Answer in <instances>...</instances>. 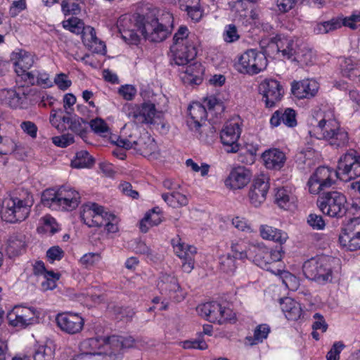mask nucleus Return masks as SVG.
<instances>
[{"instance_id":"1","label":"nucleus","mask_w":360,"mask_h":360,"mask_svg":"<svg viewBox=\"0 0 360 360\" xmlns=\"http://www.w3.org/2000/svg\"><path fill=\"white\" fill-rule=\"evenodd\" d=\"M309 134L317 139L326 140L336 148L346 146L349 142L347 131L340 127L335 119L326 115L318 122L312 131H309Z\"/></svg>"},{"instance_id":"2","label":"nucleus","mask_w":360,"mask_h":360,"mask_svg":"<svg viewBox=\"0 0 360 360\" xmlns=\"http://www.w3.org/2000/svg\"><path fill=\"white\" fill-rule=\"evenodd\" d=\"M44 205L53 210L62 209L71 211L76 209L80 202L79 193L68 186H61L57 191L45 190L41 196Z\"/></svg>"},{"instance_id":"3","label":"nucleus","mask_w":360,"mask_h":360,"mask_svg":"<svg viewBox=\"0 0 360 360\" xmlns=\"http://www.w3.org/2000/svg\"><path fill=\"white\" fill-rule=\"evenodd\" d=\"M335 265H339V259L320 256L306 261L302 271L306 278L323 285L332 281Z\"/></svg>"},{"instance_id":"4","label":"nucleus","mask_w":360,"mask_h":360,"mask_svg":"<svg viewBox=\"0 0 360 360\" xmlns=\"http://www.w3.org/2000/svg\"><path fill=\"white\" fill-rule=\"evenodd\" d=\"M81 219L89 227L103 226L108 233H116L118 231L116 216L104 211L103 207L96 203L85 205L81 212Z\"/></svg>"},{"instance_id":"5","label":"nucleus","mask_w":360,"mask_h":360,"mask_svg":"<svg viewBox=\"0 0 360 360\" xmlns=\"http://www.w3.org/2000/svg\"><path fill=\"white\" fill-rule=\"evenodd\" d=\"M134 342V339L131 336L112 335L89 338L82 343V347L84 349H89L86 352H98L97 350L103 348L105 351L109 349H112V352L116 353L123 352L125 349L133 347Z\"/></svg>"},{"instance_id":"6","label":"nucleus","mask_w":360,"mask_h":360,"mask_svg":"<svg viewBox=\"0 0 360 360\" xmlns=\"http://www.w3.org/2000/svg\"><path fill=\"white\" fill-rule=\"evenodd\" d=\"M32 205V195L28 193L23 198L11 197L6 201L2 219L9 223L22 221L29 216Z\"/></svg>"},{"instance_id":"7","label":"nucleus","mask_w":360,"mask_h":360,"mask_svg":"<svg viewBox=\"0 0 360 360\" xmlns=\"http://www.w3.org/2000/svg\"><path fill=\"white\" fill-rule=\"evenodd\" d=\"M317 205L324 214L331 217L342 218L348 210L346 197L338 191L323 193L319 197Z\"/></svg>"},{"instance_id":"8","label":"nucleus","mask_w":360,"mask_h":360,"mask_svg":"<svg viewBox=\"0 0 360 360\" xmlns=\"http://www.w3.org/2000/svg\"><path fill=\"white\" fill-rule=\"evenodd\" d=\"M251 250L255 252L252 260L257 266L267 271H270L274 274L280 275L284 278L283 280V283L288 286L287 280L292 279L293 276L288 271L280 269L275 271L270 266L273 263L281 260L283 252L281 247L279 249L268 250L266 248H261L256 246L252 247Z\"/></svg>"},{"instance_id":"9","label":"nucleus","mask_w":360,"mask_h":360,"mask_svg":"<svg viewBox=\"0 0 360 360\" xmlns=\"http://www.w3.org/2000/svg\"><path fill=\"white\" fill-rule=\"evenodd\" d=\"M138 28L145 39L152 42H161L168 37L171 30L168 27L159 23L152 16H139Z\"/></svg>"},{"instance_id":"10","label":"nucleus","mask_w":360,"mask_h":360,"mask_svg":"<svg viewBox=\"0 0 360 360\" xmlns=\"http://www.w3.org/2000/svg\"><path fill=\"white\" fill-rule=\"evenodd\" d=\"M335 176L345 181L360 176V155L357 151L349 150L340 158Z\"/></svg>"},{"instance_id":"11","label":"nucleus","mask_w":360,"mask_h":360,"mask_svg":"<svg viewBox=\"0 0 360 360\" xmlns=\"http://www.w3.org/2000/svg\"><path fill=\"white\" fill-rule=\"evenodd\" d=\"M239 71L256 75L266 69L267 59L265 54L256 49H248L239 58Z\"/></svg>"},{"instance_id":"12","label":"nucleus","mask_w":360,"mask_h":360,"mask_svg":"<svg viewBox=\"0 0 360 360\" xmlns=\"http://www.w3.org/2000/svg\"><path fill=\"white\" fill-rule=\"evenodd\" d=\"M123 111L127 116L135 124H153L156 115L155 105L150 102L143 103L141 105L126 104Z\"/></svg>"},{"instance_id":"13","label":"nucleus","mask_w":360,"mask_h":360,"mask_svg":"<svg viewBox=\"0 0 360 360\" xmlns=\"http://www.w3.org/2000/svg\"><path fill=\"white\" fill-rule=\"evenodd\" d=\"M188 117L187 125L189 129L198 133L200 139H202V131L209 129L211 133H214L213 127L205 124L207 110L205 106L199 102H193L188 108Z\"/></svg>"},{"instance_id":"14","label":"nucleus","mask_w":360,"mask_h":360,"mask_svg":"<svg viewBox=\"0 0 360 360\" xmlns=\"http://www.w3.org/2000/svg\"><path fill=\"white\" fill-rule=\"evenodd\" d=\"M339 242L347 250H360V217L351 219L345 224L339 236Z\"/></svg>"},{"instance_id":"15","label":"nucleus","mask_w":360,"mask_h":360,"mask_svg":"<svg viewBox=\"0 0 360 360\" xmlns=\"http://www.w3.org/2000/svg\"><path fill=\"white\" fill-rule=\"evenodd\" d=\"M259 92L266 108H272L279 102L284 94L280 82L273 79H266L259 85Z\"/></svg>"},{"instance_id":"16","label":"nucleus","mask_w":360,"mask_h":360,"mask_svg":"<svg viewBox=\"0 0 360 360\" xmlns=\"http://www.w3.org/2000/svg\"><path fill=\"white\" fill-rule=\"evenodd\" d=\"M7 319L11 326L23 328L37 321V313L33 307L16 306L8 313Z\"/></svg>"},{"instance_id":"17","label":"nucleus","mask_w":360,"mask_h":360,"mask_svg":"<svg viewBox=\"0 0 360 360\" xmlns=\"http://www.w3.org/2000/svg\"><path fill=\"white\" fill-rule=\"evenodd\" d=\"M335 172L326 167H319L309 178L307 185L312 194H319L321 191L330 187L333 184L332 175Z\"/></svg>"},{"instance_id":"18","label":"nucleus","mask_w":360,"mask_h":360,"mask_svg":"<svg viewBox=\"0 0 360 360\" xmlns=\"http://www.w3.org/2000/svg\"><path fill=\"white\" fill-rule=\"evenodd\" d=\"M131 138L130 136L129 139H118L117 144L127 149L134 148L144 156L152 155L158 150L155 140L150 136L139 138L137 140H131Z\"/></svg>"},{"instance_id":"19","label":"nucleus","mask_w":360,"mask_h":360,"mask_svg":"<svg viewBox=\"0 0 360 360\" xmlns=\"http://www.w3.org/2000/svg\"><path fill=\"white\" fill-rule=\"evenodd\" d=\"M241 133V129L238 122H226L222 129L220 138L227 153H236L240 149L238 143V139Z\"/></svg>"},{"instance_id":"20","label":"nucleus","mask_w":360,"mask_h":360,"mask_svg":"<svg viewBox=\"0 0 360 360\" xmlns=\"http://www.w3.org/2000/svg\"><path fill=\"white\" fill-rule=\"evenodd\" d=\"M269 177L261 174L255 177L250 188V202L255 207L260 206L266 200L269 189Z\"/></svg>"},{"instance_id":"21","label":"nucleus","mask_w":360,"mask_h":360,"mask_svg":"<svg viewBox=\"0 0 360 360\" xmlns=\"http://www.w3.org/2000/svg\"><path fill=\"white\" fill-rule=\"evenodd\" d=\"M172 59L177 65H187L197 56L195 43L173 44L170 48Z\"/></svg>"},{"instance_id":"22","label":"nucleus","mask_w":360,"mask_h":360,"mask_svg":"<svg viewBox=\"0 0 360 360\" xmlns=\"http://www.w3.org/2000/svg\"><path fill=\"white\" fill-rule=\"evenodd\" d=\"M172 243L175 253L183 260L182 269L184 271L190 273L194 268V256L197 252L196 248L181 242V239L179 238L172 239Z\"/></svg>"},{"instance_id":"23","label":"nucleus","mask_w":360,"mask_h":360,"mask_svg":"<svg viewBox=\"0 0 360 360\" xmlns=\"http://www.w3.org/2000/svg\"><path fill=\"white\" fill-rule=\"evenodd\" d=\"M56 321L57 326L62 331L72 335L79 333L84 324L82 316L77 314L70 312L58 314Z\"/></svg>"},{"instance_id":"24","label":"nucleus","mask_w":360,"mask_h":360,"mask_svg":"<svg viewBox=\"0 0 360 360\" xmlns=\"http://www.w3.org/2000/svg\"><path fill=\"white\" fill-rule=\"evenodd\" d=\"M31 92L29 86H18L13 89L3 90L1 94L4 101L10 107L17 108L27 104L28 96Z\"/></svg>"},{"instance_id":"25","label":"nucleus","mask_w":360,"mask_h":360,"mask_svg":"<svg viewBox=\"0 0 360 360\" xmlns=\"http://www.w3.org/2000/svg\"><path fill=\"white\" fill-rule=\"evenodd\" d=\"M250 172L244 167L233 168L226 179L224 184L227 188L233 190L244 188L250 181Z\"/></svg>"},{"instance_id":"26","label":"nucleus","mask_w":360,"mask_h":360,"mask_svg":"<svg viewBox=\"0 0 360 360\" xmlns=\"http://www.w3.org/2000/svg\"><path fill=\"white\" fill-rule=\"evenodd\" d=\"M298 46V40H294L292 38L274 39L268 44L269 49H276L277 52H281L287 59L294 58Z\"/></svg>"},{"instance_id":"27","label":"nucleus","mask_w":360,"mask_h":360,"mask_svg":"<svg viewBox=\"0 0 360 360\" xmlns=\"http://www.w3.org/2000/svg\"><path fill=\"white\" fill-rule=\"evenodd\" d=\"M264 165L267 169H281L286 160L285 153L278 148L266 150L262 155Z\"/></svg>"},{"instance_id":"28","label":"nucleus","mask_w":360,"mask_h":360,"mask_svg":"<svg viewBox=\"0 0 360 360\" xmlns=\"http://www.w3.org/2000/svg\"><path fill=\"white\" fill-rule=\"evenodd\" d=\"M319 89L318 84L314 80L304 79L294 82L292 84V93L297 98L302 99L313 97Z\"/></svg>"},{"instance_id":"29","label":"nucleus","mask_w":360,"mask_h":360,"mask_svg":"<svg viewBox=\"0 0 360 360\" xmlns=\"http://www.w3.org/2000/svg\"><path fill=\"white\" fill-rule=\"evenodd\" d=\"M281 122L289 127H295L297 125L295 111L292 108L276 110L270 119V124L273 127H278Z\"/></svg>"},{"instance_id":"30","label":"nucleus","mask_w":360,"mask_h":360,"mask_svg":"<svg viewBox=\"0 0 360 360\" xmlns=\"http://www.w3.org/2000/svg\"><path fill=\"white\" fill-rule=\"evenodd\" d=\"M221 305L217 302H206L197 307V311L207 320L213 323L220 321Z\"/></svg>"},{"instance_id":"31","label":"nucleus","mask_w":360,"mask_h":360,"mask_svg":"<svg viewBox=\"0 0 360 360\" xmlns=\"http://www.w3.org/2000/svg\"><path fill=\"white\" fill-rule=\"evenodd\" d=\"M282 311L288 320L297 321L301 318L303 311L301 304L290 297H284L280 302Z\"/></svg>"},{"instance_id":"32","label":"nucleus","mask_w":360,"mask_h":360,"mask_svg":"<svg viewBox=\"0 0 360 360\" xmlns=\"http://www.w3.org/2000/svg\"><path fill=\"white\" fill-rule=\"evenodd\" d=\"M82 34V41L89 49L96 53H101L105 48L103 41L97 38L94 28L86 26Z\"/></svg>"},{"instance_id":"33","label":"nucleus","mask_w":360,"mask_h":360,"mask_svg":"<svg viewBox=\"0 0 360 360\" xmlns=\"http://www.w3.org/2000/svg\"><path fill=\"white\" fill-rule=\"evenodd\" d=\"M157 287L162 294H171L181 290L177 278L172 274H162L159 277Z\"/></svg>"},{"instance_id":"34","label":"nucleus","mask_w":360,"mask_h":360,"mask_svg":"<svg viewBox=\"0 0 360 360\" xmlns=\"http://www.w3.org/2000/svg\"><path fill=\"white\" fill-rule=\"evenodd\" d=\"M259 232L262 238L273 240L281 245L285 243L288 238L286 232L268 225H261Z\"/></svg>"},{"instance_id":"35","label":"nucleus","mask_w":360,"mask_h":360,"mask_svg":"<svg viewBox=\"0 0 360 360\" xmlns=\"http://www.w3.org/2000/svg\"><path fill=\"white\" fill-rule=\"evenodd\" d=\"M275 201L284 210H289L296 201V197L290 190L286 188H278L275 195Z\"/></svg>"},{"instance_id":"36","label":"nucleus","mask_w":360,"mask_h":360,"mask_svg":"<svg viewBox=\"0 0 360 360\" xmlns=\"http://www.w3.org/2000/svg\"><path fill=\"white\" fill-rule=\"evenodd\" d=\"M252 247L255 246L249 245L243 240L232 243L231 250L234 254L233 257L239 259L245 258L253 259L255 252L251 250Z\"/></svg>"},{"instance_id":"37","label":"nucleus","mask_w":360,"mask_h":360,"mask_svg":"<svg viewBox=\"0 0 360 360\" xmlns=\"http://www.w3.org/2000/svg\"><path fill=\"white\" fill-rule=\"evenodd\" d=\"M25 248V236L22 233H14L8 240L7 252L12 256L19 255Z\"/></svg>"},{"instance_id":"38","label":"nucleus","mask_w":360,"mask_h":360,"mask_svg":"<svg viewBox=\"0 0 360 360\" xmlns=\"http://www.w3.org/2000/svg\"><path fill=\"white\" fill-rule=\"evenodd\" d=\"M35 57L32 53L20 51L18 60L15 63V71L16 73H23L29 70L34 65Z\"/></svg>"},{"instance_id":"39","label":"nucleus","mask_w":360,"mask_h":360,"mask_svg":"<svg viewBox=\"0 0 360 360\" xmlns=\"http://www.w3.org/2000/svg\"><path fill=\"white\" fill-rule=\"evenodd\" d=\"M342 27V17L333 18L329 20L318 23L314 28L316 34H327Z\"/></svg>"},{"instance_id":"40","label":"nucleus","mask_w":360,"mask_h":360,"mask_svg":"<svg viewBox=\"0 0 360 360\" xmlns=\"http://www.w3.org/2000/svg\"><path fill=\"white\" fill-rule=\"evenodd\" d=\"M270 333V327L267 324H260L254 330L253 336L245 338V344L252 346L262 342Z\"/></svg>"},{"instance_id":"41","label":"nucleus","mask_w":360,"mask_h":360,"mask_svg":"<svg viewBox=\"0 0 360 360\" xmlns=\"http://www.w3.org/2000/svg\"><path fill=\"white\" fill-rule=\"evenodd\" d=\"M162 198L169 206L174 208L186 206L188 203L187 197L179 192L163 193Z\"/></svg>"},{"instance_id":"42","label":"nucleus","mask_w":360,"mask_h":360,"mask_svg":"<svg viewBox=\"0 0 360 360\" xmlns=\"http://www.w3.org/2000/svg\"><path fill=\"white\" fill-rule=\"evenodd\" d=\"M94 164V159L86 150L77 152L75 158L71 162V166L77 169L91 167Z\"/></svg>"},{"instance_id":"43","label":"nucleus","mask_w":360,"mask_h":360,"mask_svg":"<svg viewBox=\"0 0 360 360\" xmlns=\"http://www.w3.org/2000/svg\"><path fill=\"white\" fill-rule=\"evenodd\" d=\"M319 154L315 150L308 148L304 150L300 151L296 156L297 161L300 163L306 165L307 167L314 165L319 159Z\"/></svg>"},{"instance_id":"44","label":"nucleus","mask_w":360,"mask_h":360,"mask_svg":"<svg viewBox=\"0 0 360 360\" xmlns=\"http://www.w3.org/2000/svg\"><path fill=\"white\" fill-rule=\"evenodd\" d=\"M63 27L76 34H82L85 30L84 22L77 17H72L63 22Z\"/></svg>"},{"instance_id":"45","label":"nucleus","mask_w":360,"mask_h":360,"mask_svg":"<svg viewBox=\"0 0 360 360\" xmlns=\"http://www.w3.org/2000/svg\"><path fill=\"white\" fill-rule=\"evenodd\" d=\"M219 269L227 274H233L236 269L234 257L229 254L221 256L219 257Z\"/></svg>"},{"instance_id":"46","label":"nucleus","mask_w":360,"mask_h":360,"mask_svg":"<svg viewBox=\"0 0 360 360\" xmlns=\"http://www.w3.org/2000/svg\"><path fill=\"white\" fill-rule=\"evenodd\" d=\"M313 58V53L311 49L305 45H299L293 60H297L299 63L308 65L312 62Z\"/></svg>"},{"instance_id":"47","label":"nucleus","mask_w":360,"mask_h":360,"mask_svg":"<svg viewBox=\"0 0 360 360\" xmlns=\"http://www.w3.org/2000/svg\"><path fill=\"white\" fill-rule=\"evenodd\" d=\"M184 72L192 77L191 79V82L195 84H198V82H200L201 78L200 75L202 73V69L200 64L193 63L192 64L188 65L185 68Z\"/></svg>"},{"instance_id":"48","label":"nucleus","mask_w":360,"mask_h":360,"mask_svg":"<svg viewBox=\"0 0 360 360\" xmlns=\"http://www.w3.org/2000/svg\"><path fill=\"white\" fill-rule=\"evenodd\" d=\"M173 39L174 44H186L188 41L191 43H195V37L194 35H189L188 30L186 27H180L174 34Z\"/></svg>"},{"instance_id":"49","label":"nucleus","mask_w":360,"mask_h":360,"mask_svg":"<svg viewBox=\"0 0 360 360\" xmlns=\"http://www.w3.org/2000/svg\"><path fill=\"white\" fill-rule=\"evenodd\" d=\"M53 350L51 347L46 345H40L33 356L34 360H53Z\"/></svg>"},{"instance_id":"50","label":"nucleus","mask_w":360,"mask_h":360,"mask_svg":"<svg viewBox=\"0 0 360 360\" xmlns=\"http://www.w3.org/2000/svg\"><path fill=\"white\" fill-rule=\"evenodd\" d=\"M223 39L227 43H233L240 39V34L235 25L229 24L225 27Z\"/></svg>"},{"instance_id":"51","label":"nucleus","mask_w":360,"mask_h":360,"mask_svg":"<svg viewBox=\"0 0 360 360\" xmlns=\"http://www.w3.org/2000/svg\"><path fill=\"white\" fill-rule=\"evenodd\" d=\"M44 278L45 281L41 283L43 289L45 290H53L56 286V282L60 278V274L50 271L49 273H46Z\"/></svg>"},{"instance_id":"52","label":"nucleus","mask_w":360,"mask_h":360,"mask_svg":"<svg viewBox=\"0 0 360 360\" xmlns=\"http://www.w3.org/2000/svg\"><path fill=\"white\" fill-rule=\"evenodd\" d=\"M86 124L87 122L84 119L78 117H74L71 124L68 126V128L72 131L82 136L86 131Z\"/></svg>"},{"instance_id":"53","label":"nucleus","mask_w":360,"mask_h":360,"mask_svg":"<svg viewBox=\"0 0 360 360\" xmlns=\"http://www.w3.org/2000/svg\"><path fill=\"white\" fill-rule=\"evenodd\" d=\"M61 8L65 15H77L81 11V8L79 4L75 2H69L68 0L62 1Z\"/></svg>"},{"instance_id":"54","label":"nucleus","mask_w":360,"mask_h":360,"mask_svg":"<svg viewBox=\"0 0 360 360\" xmlns=\"http://www.w3.org/2000/svg\"><path fill=\"white\" fill-rule=\"evenodd\" d=\"M89 125L91 129L96 134H103L109 131V127L106 122L101 118L92 120Z\"/></svg>"},{"instance_id":"55","label":"nucleus","mask_w":360,"mask_h":360,"mask_svg":"<svg viewBox=\"0 0 360 360\" xmlns=\"http://www.w3.org/2000/svg\"><path fill=\"white\" fill-rule=\"evenodd\" d=\"M307 224L314 229L323 230L326 223L322 216L316 214H310L307 217Z\"/></svg>"},{"instance_id":"56","label":"nucleus","mask_w":360,"mask_h":360,"mask_svg":"<svg viewBox=\"0 0 360 360\" xmlns=\"http://www.w3.org/2000/svg\"><path fill=\"white\" fill-rule=\"evenodd\" d=\"M357 65L354 63L352 58H346L344 60V63L342 65V73L343 76L347 77H356L357 74L354 73L356 69Z\"/></svg>"},{"instance_id":"57","label":"nucleus","mask_w":360,"mask_h":360,"mask_svg":"<svg viewBox=\"0 0 360 360\" xmlns=\"http://www.w3.org/2000/svg\"><path fill=\"white\" fill-rule=\"evenodd\" d=\"M186 165L188 167H191V169L195 172H200L202 176H205L207 175L210 169V165L208 164L202 163L201 165L199 166L192 159H188L186 161Z\"/></svg>"},{"instance_id":"58","label":"nucleus","mask_w":360,"mask_h":360,"mask_svg":"<svg viewBox=\"0 0 360 360\" xmlns=\"http://www.w3.org/2000/svg\"><path fill=\"white\" fill-rule=\"evenodd\" d=\"M53 143L59 147L65 148L74 142V136L70 134L52 138Z\"/></svg>"},{"instance_id":"59","label":"nucleus","mask_w":360,"mask_h":360,"mask_svg":"<svg viewBox=\"0 0 360 360\" xmlns=\"http://www.w3.org/2000/svg\"><path fill=\"white\" fill-rule=\"evenodd\" d=\"M54 83L60 90H66L71 84L72 82L68 79L67 75L64 73H60L56 75L54 78Z\"/></svg>"},{"instance_id":"60","label":"nucleus","mask_w":360,"mask_h":360,"mask_svg":"<svg viewBox=\"0 0 360 360\" xmlns=\"http://www.w3.org/2000/svg\"><path fill=\"white\" fill-rule=\"evenodd\" d=\"M344 347L345 345L341 342H335L326 355L327 360H338L340 353Z\"/></svg>"},{"instance_id":"61","label":"nucleus","mask_w":360,"mask_h":360,"mask_svg":"<svg viewBox=\"0 0 360 360\" xmlns=\"http://www.w3.org/2000/svg\"><path fill=\"white\" fill-rule=\"evenodd\" d=\"M119 94L127 101H131L136 94V89L131 85H124L119 89Z\"/></svg>"},{"instance_id":"62","label":"nucleus","mask_w":360,"mask_h":360,"mask_svg":"<svg viewBox=\"0 0 360 360\" xmlns=\"http://www.w3.org/2000/svg\"><path fill=\"white\" fill-rule=\"evenodd\" d=\"M122 352H112V350L109 353V354H107L103 352H86V354L88 356H91V360H111L112 355L116 356L117 354H121Z\"/></svg>"},{"instance_id":"63","label":"nucleus","mask_w":360,"mask_h":360,"mask_svg":"<svg viewBox=\"0 0 360 360\" xmlns=\"http://www.w3.org/2000/svg\"><path fill=\"white\" fill-rule=\"evenodd\" d=\"M46 256L52 262L60 260L64 256V252L59 246H53L47 250Z\"/></svg>"},{"instance_id":"64","label":"nucleus","mask_w":360,"mask_h":360,"mask_svg":"<svg viewBox=\"0 0 360 360\" xmlns=\"http://www.w3.org/2000/svg\"><path fill=\"white\" fill-rule=\"evenodd\" d=\"M297 0H277L276 6L281 13H286L292 9L295 6Z\"/></svg>"}]
</instances>
